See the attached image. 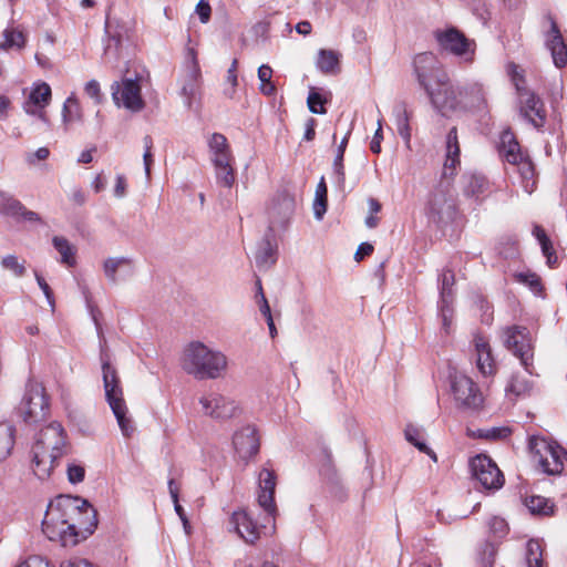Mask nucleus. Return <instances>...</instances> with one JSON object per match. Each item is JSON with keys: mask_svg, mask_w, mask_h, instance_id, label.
Masks as SVG:
<instances>
[{"mask_svg": "<svg viewBox=\"0 0 567 567\" xmlns=\"http://www.w3.org/2000/svg\"><path fill=\"white\" fill-rule=\"evenodd\" d=\"M533 383L520 374H513L508 385L506 386V395L511 400H517L518 398L525 396L530 393Z\"/></svg>", "mask_w": 567, "mask_h": 567, "instance_id": "f704fd0d", "label": "nucleus"}, {"mask_svg": "<svg viewBox=\"0 0 567 567\" xmlns=\"http://www.w3.org/2000/svg\"><path fill=\"white\" fill-rule=\"evenodd\" d=\"M199 80L200 68L197 61L196 51L189 48L186 53V74L182 85V95L185 97V103L188 107L192 106V101L197 92Z\"/></svg>", "mask_w": 567, "mask_h": 567, "instance_id": "412c9836", "label": "nucleus"}, {"mask_svg": "<svg viewBox=\"0 0 567 567\" xmlns=\"http://www.w3.org/2000/svg\"><path fill=\"white\" fill-rule=\"evenodd\" d=\"M112 97L118 107L123 106L131 112H140L144 107L137 80L124 79L112 84Z\"/></svg>", "mask_w": 567, "mask_h": 567, "instance_id": "2eb2a0df", "label": "nucleus"}, {"mask_svg": "<svg viewBox=\"0 0 567 567\" xmlns=\"http://www.w3.org/2000/svg\"><path fill=\"white\" fill-rule=\"evenodd\" d=\"M196 13L202 23H207L210 19L212 8L207 0H199L196 6Z\"/></svg>", "mask_w": 567, "mask_h": 567, "instance_id": "e2e57ef3", "label": "nucleus"}, {"mask_svg": "<svg viewBox=\"0 0 567 567\" xmlns=\"http://www.w3.org/2000/svg\"><path fill=\"white\" fill-rule=\"evenodd\" d=\"M451 393L458 409L478 411L483 408L484 396L478 385L462 372L450 374Z\"/></svg>", "mask_w": 567, "mask_h": 567, "instance_id": "1a4fd4ad", "label": "nucleus"}, {"mask_svg": "<svg viewBox=\"0 0 567 567\" xmlns=\"http://www.w3.org/2000/svg\"><path fill=\"white\" fill-rule=\"evenodd\" d=\"M83 114L78 99L72 94L63 103L62 121L68 126L73 123L82 122Z\"/></svg>", "mask_w": 567, "mask_h": 567, "instance_id": "4c0bfd02", "label": "nucleus"}, {"mask_svg": "<svg viewBox=\"0 0 567 567\" xmlns=\"http://www.w3.org/2000/svg\"><path fill=\"white\" fill-rule=\"evenodd\" d=\"M25 45V35L22 31L14 28H7L3 31V41L0 42V50L18 49L21 50Z\"/></svg>", "mask_w": 567, "mask_h": 567, "instance_id": "c03bdc74", "label": "nucleus"}, {"mask_svg": "<svg viewBox=\"0 0 567 567\" xmlns=\"http://www.w3.org/2000/svg\"><path fill=\"white\" fill-rule=\"evenodd\" d=\"M258 505L266 513V524L259 525L251 515L244 509L236 511L230 517L233 529L247 543L255 544L261 535H271L275 532V516L277 513L274 494L276 488V474L272 470L264 467L258 475Z\"/></svg>", "mask_w": 567, "mask_h": 567, "instance_id": "f03ea898", "label": "nucleus"}, {"mask_svg": "<svg viewBox=\"0 0 567 567\" xmlns=\"http://www.w3.org/2000/svg\"><path fill=\"white\" fill-rule=\"evenodd\" d=\"M296 207V200L287 192L279 193L269 207V233H272L277 226H285L292 216Z\"/></svg>", "mask_w": 567, "mask_h": 567, "instance_id": "6ab92c4d", "label": "nucleus"}, {"mask_svg": "<svg viewBox=\"0 0 567 567\" xmlns=\"http://www.w3.org/2000/svg\"><path fill=\"white\" fill-rule=\"evenodd\" d=\"M96 524L95 511L85 499L60 495L48 506L42 532L51 542L73 547L92 535Z\"/></svg>", "mask_w": 567, "mask_h": 567, "instance_id": "f257e3e1", "label": "nucleus"}, {"mask_svg": "<svg viewBox=\"0 0 567 567\" xmlns=\"http://www.w3.org/2000/svg\"><path fill=\"white\" fill-rule=\"evenodd\" d=\"M234 161H219L214 163L215 178L219 186L231 188L236 183Z\"/></svg>", "mask_w": 567, "mask_h": 567, "instance_id": "2f4dec72", "label": "nucleus"}, {"mask_svg": "<svg viewBox=\"0 0 567 567\" xmlns=\"http://www.w3.org/2000/svg\"><path fill=\"white\" fill-rule=\"evenodd\" d=\"M496 545L492 542H486L482 551L480 553V561L482 567H493L496 555Z\"/></svg>", "mask_w": 567, "mask_h": 567, "instance_id": "864d4df0", "label": "nucleus"}, {"mask_svg": "<svg viewBox=\"0 0 567 567\" xmlns=\"http://www.w3.org/2000/svg\"><path fill=\"white\" fill-rule=\"evenodd\" d=\"M85 93L96 102L101 100V89L96 80H90L84 87Z\"/></svg>", "mask_w": 567, "mask_h": 567, "instance_id": "774afa93", "label": "nucleus"}, {"mask_svg": "<svg viewBox=\"0 0 567 567\" xmlns=\"http://www.w3.org/2000/svg\"><path fill=\"white\" fill-rule=\"evenodd\" d=\"M2 268L10 270L17 277H22L25 272V267L21 264L16 255H7L1 259Z\"/></svg>", "mask_w": 567, "mask_h": 567, "instance_id": "603ef678", "label": "nucleus"}, {"mask_svg": "<svg viewBox=\"0 0 567 567\" xmlns=\"http://www.w3.org/2000/svg\"><path fill=\"white\" fill-rule=\"evenodd\" d=\"M52 244L61 256L60 261L69 267H73L75 265V247L62 236H54Z\"/></svg>", "mask_w": 567, "mask_h": 567, "instance_id": "58836bf2", "label": "nucleus"}, {"mask_svg": "<svg viewBox=\"0 0 567 567\" xmlns=\"http://www.w3.org/2000/svg\"><path fill=\"white\" fill-rule=\"evenodd\" d=\"M277 247L271 241L270 236L267 234L258 246L255 259L258 268H269L276 260Z\"/></svg>", "mask_w": 567, "mask_h": 567, "instance_id": "7c9ffc66", "label": "nucleus"}, {"mask_svg": "<svg viewBox=\"0 0 567 567\" xmlns=\"http://www.w3.org/2000/svg\"><path fill=\"white\" fill-rule=\"evenodd\" d=\"M228 358L220 350L212 349L200 341L189 342L181 358L182 369L196 380H216L228 371Z\"/></svg>", "mask_w": 567, "mask_h": 567, "instance_id": "7ed1b4c3", "label": "nucleus"}, {"mask_svg": "<svg viewBox=\"0 0 567 567\" xmlns=\"http://www.w3.org/2000/svg\"><path fill=\"white\" fill-rule=\"evenodd\" d=\"M462 100V110L485 111L487 107L486 92L483 84L470 82L458 91Z\"/></svg>", "mask_w": 567, "mask_h": 567, "instance_id": "b1692460", "label": "nucleus"}, {"mask_svg": "<svg viewBox=\"0 0 567 567\" xmlns=\"http://www.w3.org/2000/svg\"><path fill=\"white\" fill-rule=\"evenodd\" d=\"M526 564L527 567H542L543 550L538 540H529L526 545Z\"/></svg>", "mask_w": 567, "mask_h": 567, "instance_id": "49530a36", "label": "nucleus"}, {"mask_svg": "<svg viewBox=\"0 0 567 567\" xmlns=\"http://www.w3.org/2000/svg\"><path fill=\"white\" fill-rule=\"evenodd\" d=\"M272 73L274 71L268 64H261L257 71V76L260 82L259 91L266 96H272L277 91L275 83L271 81Z\"/></svg>", "mask_w": 567, "mask_h": 567, "instance_id": "a18cd8bd", "label": "nucleus"}, {"mask_svg": "<svg viewBox=\"0 0 567 567\" xmlns=\"http://www.w3.org/2000/svg\"><path fill=\"white\" fill-rule=\"evenodd\" d=\"M207 145L212 164L219 161H234L230 145L224 134L213 133L207 138Z\"/></svg>", "mask_w": 567, "mask_h": 567, "instance_id": "bb28decb", "label": "nucleus"}, {"mask_svg": "<svg viewBox=\"0 0 567 567\" xmlns=\"http://www.w3.org/2000/svg\"><path fill=\"white\" fill-rule=\"evenodd\" d=\"M519 282L525 284L536 296H542L543 286L539 276L534 272H519L516 275Z\"/></svg>", "mask_w": 567, "mask_h": 567, "instance_id": "8fccbe9b", "label": "nucleus"}, {"mask_svg": "<svg viewBox=\"0 0 567 567\" xmlns=\"http://www.w3.org/2000/svg\"><path fill=\"white\" fill-rule=\"evenodd\" d=\"M453 302H439V311L442 318V326L446 333L450 332V328L453 319Z\"/></svg>", "mask_w": 567, "mask_h": 567, "instance_id": "4d7b16f0", "label": "nucleus"}, {"mask_svg": "<svg viewBox=\"0 0 567 567\" xmlns=\"http://www.w3.org/2000/svg\"><path fill=\"white\" fill-rule=\"evenodd\" d=\"M16 567H54L47 559L41 556H30L25 560L21 561Z\"/></svg>", "mask_w": 567, "mask_h": 567, "instance_id": "bf43d9fd", "label": "nucleus"}, {"mask_svg": "<svg viewBox=\"0 0 567 567\" xmlns=\"http://www.w3.org/2000/svg\"><path fill=\"white\" fill-rule=\"evenodd\" d=\"M134 271L133 261L128 257H109L103 262V272L112 284L117 282V274L131 276Z\"/></svg>", "mask_w": 567, "mask_h": 567, "instance_id": "cd10ccee", "label": "nucleus"}, {"mask_svg": "<svg viewBox=\"0 0 567 567\" xmlns=\"http://www.w3.org/2000/svg\"><path fill=\"white\" fill-rule=\"evenodd\" d=\"M339 66V55L332 50L321 49L318 53L317 68L322 73H334Z\"/></svg>", "mask_w": 567, "mask_h": 567, "instance_id": "37998d69", "label": "nucleus"}, {"mask_svg": "<svg viewBox=\"0 0 567 567\" xmlns=\"http://www.w3.org/2000/svg\"><path fill=\"white\" fill-rule=\"evenodd\" d=\"M19 415L28 424H37L47 419L50 400L42 383L29 380L18 408Z\"/></svg>", "mask_w": 567, "mask_h": 567, "instance_id": "423d86ee", "label": "nucleus"}, {"mask_svg": "<svg viewBox=\"0 0 567 567\" xmlns=\"http://www.w3.org/2000/svg\"><path fill=\"white\" fill-rule=\"evenodd\" d=\"M199 404L203 413L215 420H228L239 412L236 401L215 392L203 395L199 399Z\"/></svg>", "mask_w": 567, "mask_h": 567, "instance_id": "dca6fc26", "label": "nucleus"}, {"mask_svg": "<svg viewBox=\"0 0 567 567\" xmlns=\"http://www.w3.org/2000/svg\"><path fill=\"white\" fill-rule=\"evenodd\" d=\"M514 165L517 166V172L522 178V187L527 194L530 195L536 187L535 168L533 163L526 156H524Z\"/></svg>", "mask_w": 567, "mask_h": 567, "instance_id": "72a5a7b5", "label": "nucleus"}, {"mask_svg": "<svg viewBox=\"0 0 567 567\" xmlns=\"http://www.w3.org/2000/svg\"><path fill=\"white\" fill-rule=\"evenodd\" d=\"M458 164L460 145L457 140V130L456 127H452L446 136V154L442 172L443 177L453 178Z\"/></svg>", "mask_w": 567, "mask_h": 567, "instance_id": "a878e982", "label": "nucleus"}, {"mask_svg": "<svg viewBox=\"0 0 567 567\" xmlns=\"http://www.w3.org/2000/svg\"><path fill=\"white\" fill-rule=\"evenodd\" d=\"M414 72L419 84L426 89L431 85V80L437 81V78H442L440 72V62L432 52H423L417 54L413 61Z\"/></svg>", "mask_w": 567, "mask_h": 567, "instance_id": "aec40b11", "label": "nucleus"}, {"mask_svg": "<svg viewBox=\"0 0 567 567\" xmlns=\"http://www.w3.org/2000/svg\"><path fill=\"white\" fill-rule=\"evenodd\" d=\"M144 144H145V152H144V155H143L144 168H145L146 177L150 178V175H151V164L153 162V159H152L153 155H152V152H151L152 138L150 136H145L144 137Z\"/></svg>", "mask_w": 567, "mask_h": 567, "instance_id": "052dcab7", "label": "nucleus"}, {"mask_svg": "<svg viewBox=\"0 0 567 567\" xmlns=\"http://www.w3.org/2000/svg\"><path fill=\"white\" fill-rule=\"evenodd\" d=\"M233 445L241 460H248L259 451V437L251 425H246L236 431L233 436Z\"/></svg>", "mask_w": 567, "mask_h": 567, "instance_id": "4be33fe9", "label": "nucleus"}, {"mask_svg": "<svg viewBox=\"0 0 567 567\" xmlns=\"http://www.w3.org/2000/svg\"><path fill=\"white\" fill-rule=\"evenodd\" d=\"M533 236L537 239L540 245L542 252L547 259V264L553 267L557 261V256L553 248V244L545 233L544 228L539 225H534L533 227Z\"/></svg>", "mask_w": 567, "mask_h": 567, "instance_id": "ea45409f", "label": "nucleus"}, {"mask_svg": "<svg viewBox=\"0 0 567 567\" xmlns=\"http://www.w3.org/2000/svg\"><path fill=\"white\" fill-rule=\"evenodd\" d=\"M504 343L506 348L520 360L525 372L533 375L534 347L529 330L520 326L508 327L505 330Z\"/></svg>", "mask_w": 567, "mask_h": 567, "instance_id": "9d476101", "label": "nucleus"}, {"mask_svg": "<svg viewBox=\"0 0 567 567\" xmlns=\"http://www.w3.org/2000/svg\"><path fill=\"white\" fill-rule=\"evenodd\" d=\"M473 342L478 371L484 377L494 375L496 373V362L488 341L485 337L476 334Z\"/></svg>", "mask_w": 567, "mask_h": 567, "instance_id": "393cba45", "label": "nucleus"}, {"mask_svg": "<svg viewBox=\"0 0 567 567\" xmlns=\"http://www.w3.org/2000/svg\"><path fill=\"white\" fill-rule=\"evenodd\" d=\"M529 450L534 462L538 464L545 474L558 475L563 472L567 452L556 442H550L545 437L533 436L529 440Z\"/></svg>", "mask_w": 567, "mask_h": 567, "instance_id": "0eeeda50", "label": "nucleus"}, {"mask_svg": "<svg viewBox=\"0 0 567 567\" xmlns=\"http://www.w3.org/2000/svg\"><path fill=\"white\" fill-rule=\"evenodd\" d=\"M103 385L105 399L109 403L118 427L125 437H131L135 432V425L128 415V410L123 398V390L116 370L111 365L104 352L101 354Z\"/></svg>", "mask_w": 567, "mask_h": 567, "instance_id": "39448f33", "label": "nucleus"}, {"mask_svg": "<svg viewBox=\"0 0 567 567\" xmlns=\"http://www.w3.org/2000/svg\"><path fill=\"white\" fill-rule=\"evenodd\" d=\"M65 450L66 433L60 423L52 422L41 429L31 451L33 473L40 480L48 478Z\"/></svg>", "mask_w": 567, "mask_h": 567, "instance_id": "20e7f679", "label": "nucleus"}, {"mask_svg": "<svg viewBox=\"0 0 567 567\" xmlns=\"http://www.w3.org/2000/svg\"><path fill=\"white\" fill-rule=\"evenodd\" d=\"M16 429L8 422H0V463L6 461L14 446Z\"/></svg>", "mask_w": 567, "mask_h": 567, "instance_id": "473e14b6", "label": "nucleus"}, {"mask_svg": "<svg viewBox=\"0 0 567 567\" xmlns=\"http://www.w3.org/2000/svg\"><path fill=\"white\" fill-rule=\"evenodd\" d=\"M35 279H37V282H38L40 289L43 291V293L48 300V303L53 309L54 308V297H53V292H52L50 286L47 284L44 278L42 276H40L38 272H35Z\"/></svg>", "mask_w": 567, "mask_h": 567, "instance_id": "338daca9", "label": "nucleus"}, {"mask_svg": "<svg viewBox=\"0 0 567 567\" xmlns=\"http://www.w3.org/2000/svg\"><path fill=\"white\" fill-rule=\"evenodd\" d=\"M326 100L318 92H310L307 99L309 111L313 114H326L327 110L323 104Z\"/></svg>", "mask_w": 567, "mask_h": 567, "instance_id": "5fc2aeb1", "label": "nucleus"}, {"mask_svg": "<svg viewBox=\"0 0 567 567\" xmlns=\"http://www.w3.org/2000/svg\"><path fill=\"white\" fill-rule=\"evenodd\" d=\"M499 154L509 164H515L522 159L525 155L520 151V146L514 136L513 132L505 130L499 136Z\"/></svg>", "mask_w": 567, "mask_h": 567, "instance_id": "c756f323", "label": "nucleus"}, {"mask_svg": "<svg viewBox=\"0 0 567 567\" xmlns=\"http://www.w3.org/2000/svg\"><path fill=\"white\" fill-rule=\"evenodd\" d=\"M404 434L406 441L415 446L420 452L429 450L421 429L410 424L405 427Z\"/></svg>", "mask_w": 567, "mask_h": 567, "instance_id": "de8ad7c7", "label": "nucleus"}, {"mask_svg": "<svg viewBox=\"0 0 567 567\" xmlns=\"http://www.w3.org/2000/svg\"><path fill=\"white\" fill-rule=\"evenodd\" d=\"M85 471L80 465H69L68 478L72 484L80 483L84 480Z\"/></svg>", "mask_w": 567, "mask_h": 567, "instance_id": "69168bd1", "label": "nucleus"}, {"mask_svg": "<svg viewBox=\"0 0 567 567\" xmlns=\"http://www.w3.org/2000/svg\"><path fill=\"white\" fill-rule=\"evenodd\" d=\"M328 198L327 195L315 194L313 200V215L317 220H321L327 212Z\"/></svg>", "mask_w": 567, "mask_h": 567, "instance_id": "13d9d810", "label": "nucleus"}, {"mask_svg": "<svg viewBox=\"0 0 567 567\" xmlns=\"http://www.w3.org/2000/svg\"><path fill=\"white\" fill-rule=\"evenodd\" d=\"M473 476L485 489H498L504 484V476L497 465L486 455H476L470 463Z\"/></svg>", "mask_w": 567, "mask_h": 567, "instance_id": "4468645a", "label": "nucleus"}, {"mask_svg": "<svg viewBox=\"0 0 567 567\" xmlns=\"http://www.w3.org/2000/svg\"><path fill=\"white\" fill-rule=\"evenodd\" d=\"M120 39L115 37H111L107 40V43L104 48V61L105 63L111 64L113 68L117 65L118 61V47H120Z\"/></svg>", "mask_w": 567, "mask_h": 567, "instance_id": "09e8293b", "label": "nucleus"}, {"mask_svg": "<svg viewBox=\"0 0 567 567\" xmlns=\"http://www.w3.org/2000/svg\"><path fill=\"white\" fill-rule=\"evenodd\" d=\"M452 181L453 178L442 176L430 194L427 215L436 223L452 220L456 214V197Z\"/></svg>", "mask_w": 567, "mask_h": 567, "instance_id": "6e6552de", "label": "nucleus"}, {"mask_svg": "<svg viewBox=\"0 0 567 567\" xmlns=\"http://www.w3.org/2000/svg\"><path fill=\"white\" fill-rule=\"evenodd\" d=\"M511 430L508 427H491L486 430H478V436L486 440H503L508 437Z\"/></svg>", "mask_w": 567, "mask_h": 567, "instance_id": "6e6d98bb", "label": "nucleus"}, {"mask_svg": "<svg viewBox=\"0 0 567 567\" xmlns=\"http://www.w3.org/2000/svg\"><path fill=\"white\" fill-rule=\"evenodd\" d=\"M548 29L544 31L545 47L550 52L556 68L561 69L567 64V45L555 19L546 17Z\"/></svg>", "mask_w": 567, "mask_h": 567, "instance_id": "a211bd4d", "label": "nucleus"}, {"mask_svg": "<svg viewBox=\"0 0 567 567\" xmlns=\"http://www.w3.org/2000/svg\"><path fill=\"white\" fill-rule=\"evenodd\" d=\"M492 193V184L480 173H467L463 176V194L466 198L482 204Z\"/></svg>", "mask_w": 567, "mask_h": 567, "instance_id": "5701e85b", "label": "nucleus"}, {"mask_svg": "<svg viewBox=\"0 0 567 567\" xmlns=\"http://www.w3.org/2000/svg\"><path fill=\"white\" fill-rule=\"evenodd\" d=\"M433 37L442 51L463 58L465 61L473 60L475 43L458 29L454 27L436 29Z\"/></svg>", "mask_w": 567, "mask_h": 567, "instance_id": "f8f14e48", "label": "nucleus"}, {"mask_svg": "<svg viewBox=\"0 0 567 567\" xmlns=\"http://www.w3.org/2000/svg\"><path fill=\"white\" fill-rule=\"evenodd\" d=\"M52 91L48 83L35 82L30 89L29 94L22 103V109L28 115L35 116L44 124L49 125L50 121L44 111L50 104Z\"/></svg>", "mask_w": 567, "mask_h": 567, "instance_id": "ddd939ff", "label": "nucleus"}, {"mask_svg": "<svg viewBox=\"0 0 567 567\" xmlns=\"http://www.w3.org/2000/svg\"><path fill=\"white\" fill-rule=\"evenodd\" d=\"M525 505L533 515L550 516L554 514V503L544 496L534 495L527 497Z\"/></svg>", "mask_w": 567, "mask_h": 567, "instance_id": "e433bc0d", "label": "nucleus"}, {"mask_svg": "<svg viewBox=\"0 0 567 567\" xmlns=\"http://www.w3.org/2000/svg\"><path fill=\"white\" fill-rule=\"evenodd\" d=\"M487 525L489 533L497 539L504 538L508 533V525L502 517L493 516Z\"/></svg>", "mask_w": 567, "mask_h": 567, "instance_id": "3c124183", "label": "nucleus"}, {"mask_svg": "<svg viewBox=\"0 0 567 567\" xmlns=\"http://www.w3.org/2000/svg\"><path fill=\"white\" fill-rule=\"evenodd\" d=\"M17 220L28 221V223H41L42 219L40 215L33 210H29L20 200L12 197L10 202L7 215Z\"/></svg>", "mask_w": 567, "mask_h": 567, "instance_id": "c9c22d12", "label": "nucleus"}, {"mask_svg": "<svg viewBox=\"0 0 567 567\" xmlns=\"http://www.w3.org/2000/svg\"><path fill=\"white\" fill-rule=\"evenodd\" d=\"M383 140L382 134V118L378 120V128L372 137L370 143V150L374 154H379L381 152V141Z\"/></svg>", "mask_w": 567, "mask_h": 567, "instance_id": "680f3d73", "label": "nucleus"}, {"mask_svg": "<svg viewBox=\"0 0 567 567\" xmlns=\"http://www.w3.org/2000/svg\"><path fill=\"white\" fill-rule=\"evenodd\" d=\"M517 109L519 117L534 128L544 127L547 113L543 100L535 92L524 93L522 97L517 99Z\"/></svg>", "mask_w": 567, "mask_h": 567, "instance_id": "f3484780", "label": "nucleus"}, {"mask_svg": "<svg viewBox=\"0 0 567 567\" xmlns=\"http://www.w3.org/2000/svg\"><path fill=\"white\" fill-rule=\"evenodd\" d=\"M507 74L511 78V81L516 90L517 99L522 97L524 93H532L527 86V81L525 78V71L517 64L511 62L507 65Z\"/></svg>", "mask_w": 567, "mask_h": 567, "instance_id": "a19ab883", "label": "nucleus"}, {"mask_svg": "<svg viewBox=\"0 0 567 567\" xmlns=\"http://www.w3.org/2000/svg\"><path fill=\"white\" fill-rule=\"evenodd\" d=\"M455 284V276L451 269H444L439 276V302H453V286Z\"/></svg>", "mask_w": 567, "mask_h": 567, "instance_id": "79ce46f5", "label": "nucleus"}, {"mask_svg": "<svg viewBox=\"0 0 567 567\" xmlns=\"http://www.w3.org/2000/svg\"><path fill=\"white\" fill-rule=\"evenodd\" d=\"M393 116L396 126L398 134L403 140L405 147L411 150V126L410 118L411 113L408 111L406 104L404 102H398L393 106Z\"/></svg>", "mask_w": 567, "mask_h": 567, "instance_id": "c85d7f7f", "label": "nucleus"}, {"mask_svg": "<svg viewBox=\"0 0 567 567\" xmlns=\"http://www.w3.org/2000/svg\"><path fill=\"white\" fill-rule=\"evenodd\" d=\"M50 156L48 147H39L35 152L27 154L25 161L30 165H34L38 161H45Z\"/></svg>", "mask_w": 567, "mask_h": 567, "instance_id": "0e129e2a", "label": "nucleus"}, {"mask_svg": "<svg viewBox=\"0 0 567 567\" xmlns=\"http://www.w3.org/2000/svg\"><path fill=\"white\" fill-rule=\"evenodd\" d=\"M437 89H434L432 84L427 86L425 92L427 93L433 107L446 116L450 112L462 110V100L458 91L462 86H454L450 83L445 74L442 78H437Z\"/></svg>", "mask_w": 567, "mask_h": 567, "instance_id": "9b49d317", "label": "nucleus"}]
</instances>
